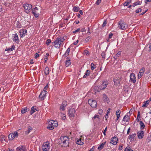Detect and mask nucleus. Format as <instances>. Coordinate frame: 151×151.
I'll use <instances>...</instances> for the list:
<instances>
[{
    "instance_id": "1",
    "label": "nucleus",
    "mask_w": 151,
    "mask_h": 151,
    "mask_svg": "<svg viewBox=\"0 0 151 151\" xmlns=\"http://www.w3.org/2000/svg\"><path fill=\"white\" fill-rule=\"evenodd\" d=\"M69 138L68 137H62L59 139V141L60 144L64 147H66L68 146Z\"/></svg>"
},
{
    "instance_id": "2",
    "label": "nucleus",
    "mask_w": 151,
    "mask_h": 151,
    "mask_svg": "<svg viewBox=\"0 0 151 151\" xmlns=\"http://www.w3.org/2000/svg\"><path fill=\"white\" fill-rule=\"evenodd\" d=\"M65 39L64 37L63 38L60 37V38H57L55 41L54 42V45L55 47L57 48H59L62 43L65 40Z\"/></svg>"
},
{
    "instance_id": "3",
    "label": "nucleus",
    "mask_w": 151,
    "mask_h": 151,
    "mask_svg": "<svg viewBox=\"0 0 151 151\" xmlns=\"http://www.w3.org/2000/svg\"><path fill=\"white\" fill-rule=\"evenodd\" d=\"M127 25L124 22V21H120L119 22V26L118 27V28L119 29L125 30L127 28Z\"/></svg>"
},
{
    "instance_id": "4",
    "label": "nucleus",
    "mask_w": 151,
    "mask_h": 151,
    "mask_svg": "<svg viewBox=\"0 0 151 151\" xmlns=\"http://www.w3.org/2000/svg\"><path fill=\"white\" fill-rule=\"evenodd\" d=\"M88 102L89 104L93 108H95L97 106V102L95 100L92 99H89Z\"/></svg>"
},
{
    "instance_id": "5",
    "label": "nucleus",
    "mask_w": 151,
    "mask_h": 151,
    "mask_svg": "<svg viewBox=\"0 0 151 151\" xmlns=\"http://www.w3.org/2000/svg\"><path fill=\"white\" fill-rule=\"evenodd\" d=\"M49 144V143L48 142L44 143L42 147L43 150L44 151H47L50 148Z\"/></svg>"
},
{
    "instance_id": "6",
    "label": "nucleus",
    "mask_w": 151,
    "mask_h": 151,
    "mask_svg": "<svg viewBox=\"0 0 151 151\" xmlns=\"http://www.w3.org/2000/svg\"><path fill=\"white\" fill-rule=\"evenodd\" d=\"M18 136L17 132V131L14 132V133L10 134L8 136V138L9 140H12L15 137H17Z\"/></svg>"
},
{
    "instance_id": "7",
    "label": "nucleus",
    "mask_w": 151,
    "mask_h": 151,
    "mask_svg": "<svg viewBox=\"0 0 151 151\" xmlns=\"http://www.w3.org/2000/svg\"><path fill=\"white\" fill-rule=\"evenodd\" d=\"M76 115V111L73 108H71L68 110V115L70 117H74Z\"/></svg>"
},
{
    "instance_id": "8",
    "label": "nucleus",
    "mask_w": 151,
    "mask_h": 151,
    "mask_svg": "<svg viewBox=\"0 0 151 151\" xmlns=\"http://www.w3.org/2000/svg\"><path fill=\"white\" fill-rule=\"evenodd\" d=\"M47 93V91L45 90H43L42 91L39 95V99L41 100H43L45 98L46 94Z\"/></svg>"
},
{
    "instance_id": "9",
    "label": "nucleus",
    "mask_w": 151,
    "mask_h": 151,
    "mask_svg": "<svg viewBox=\"0 0 151 151\" xmlns=\"http://www.w3.org/2000/svg\"><path fill=\"white\" fill-rule=\"evenodd\" d=\"M23 7L25 9L26 12L28 13L29 12V10L32 8V6L31 4H23Z\"/></svg>"
},
{
    "instance_id": "10",
    "label": "nucleus",
    "mask_w": 151,
    "mask_h": 151,
    "mask_svg": "<svg viewBox=\"0 0 151 151\" xmlns=\"http://www.w3.org/2000/svg\"><path fill=\"white\" fill-rule=\"evenodd\" d=\"M67 104V103L65 101H63L61 105L60 106V110L61 111H63L65 110V107Z\"/></svg>"
},
{
    "instance_id": "11",
    "label": "nucleus",
    "mask_w": 151,
    "mask_h": 151,
    "mask_svg": "<svg viewBox=\"0 0 151 151\" xmlns=\"http://www.w3.org/2000/svg\"><path fill=\"white\" fill-rule=\"evenodd\" d=\"M137 137L139 139H141L143 138L144 136V132L141 130L138 131L137 133Z\"/></svg>"
},
{
    "instance_id": "12",
    "label": "nucleus",
    "mask_w": 151,
    "mask_h": 151,
    "mask_svg": "<svg viewBox=\"0 0 151 151\" xmlns=\"http://www.w3.org/2000/svg\"><path fill=\"white\" fill-rule=\"evenodd\" d=\"M130 77L131 82H133L134 83H135L136 80L135 75L133 73H131L130 76Z\"/></svg>"
},
{
    "instance_id": "13",
    "label": "nucleus",
    "mask_w": 151,
    "mask_h": 151,
    "mask_svg": "<svg viewBox=\"0 0 151 151\" xmlns=\"http://www.w3.org/2000/svg\"><path fill=\"white\" fill-rule=\"evenodd\" d=\"M117 138L116 137H114L111 138L110 142L112 144L115 145L117 143Z\"/></svg>"
},
{
    "instance_id": "14",
    "label": "nucleus",
    "mask_w": 151,
    "mask_h": 151,
    "mask_svg": "<svg viewBox=\"0 0 151 151\" xmlns=\"http://www.w3.org/2000/svg\"><path fill=\"white\" fill-rule=\"evenodd\" d=\"M48 124L51 125L53 127H56L58 126L57 122L56 121L51 120L48 122Z\"/></svg>"
},
{
    "instance_id": "15",
    "label": "nucleus",
    "mask_w": 151,
    "mask_h": 151,
    "mask_svg": "<svg viewBox=\"0 0 151 151\" xmlns=\"http://www.w3.org/2000/svg\"><path fill=\"white\" fill-rule=\"evenodd\" d=\"M102 99L104 102L109 103V98L105 94L103 95Z\"/></svg>"
},
{
    "instance_id": "16",
    "label": "nucleus",
    "mask_w": 151,
    "mask_h": 151,
    "mask_svg": "<svg viewBox=\"0 0 151 151\" xmlns=\"http://www.w3.org/2000/svg\"><path fill=\"white\" fill-rule=\"evenodd\" d=\"M99 116L98 115H95L93 118L92 120L95 123L98 122L99 121Z\"/></svg>"
},
{
    "instance_id": "17",
    "label": "nucleus",
    "mask_w": 151,
    "mask_h": 151,
    "mask_svg": "<svg viewBox=\"0 0 151 151\" xmlns=\"http://www.w3.org/2000/svg\"><path fill=\"white\" fill-rule=\"evenodd\" d=\"M16 151H25V148L23 146H21L17 147L16 149Z\"/></svg>"
},
{
    "instance_id": "18",
    "label": "nucleus",
    "mask_w": 151,
    "mask_h": 151,
    "mask_svg": "<svg viewBox=\"0 0 151 151\" xmlns=\"http://www.w3.org/2000/svg\"><path fill=\"white\" fill-rule=\"evenodd\" d=\"M70 61V59L68 57L67 58V60L65 61V65L66 67H68L70 65L71 63Z\"/></svg>"
},
{
    "instance_id": "19",
    "label": "nucleus",
    "mask_w": 151,
    "mask_h": 151,
    "mask_svg": "<svg viewBox=\"0 0 151 151\" xmlns=\"http://www.w3.org/2000/svg\"><path fill=\"white\" fill-rule=\"evenodd\" d=\"M129 120V117L127 114L126 115L124 116L122 121L126 122H128Z\"/></svg>"
},
{
    "instance_id": "20",
    "label": "nucleus",
    "mask_w": 151,
    "mask_h": 151,
    "mask_svg": "<svg viewBox=\"0 0 151 151\" xmlns=\"http://www.w3.org/2000/svg\"><path fill=\"white\" fill-rule=\"evenodd\" d=\"M27 31L26 29H23L21 30L20 32V36L21 37H22L23 35H24L26 33H27Z\"/></svg>"
},
{
    "instance_id": "21",
    "label": "nucleus",
    "mask_w": 151,
    "mask_h": 151,
    "mask_svg": "<svg viewBox=\"0 0 151 151\" xmlns=\"http://www.w3.org/2000/svg\"><path fill=\"white\" fill-rule=\"evenodd\" d=\"M136 135V134L135 133L131 135H130L128 138L130 139V140H134V137Z\"/></svg>"
},
{
    "instance_id": "22",
    "label": "nucleus",
    "mask_w": 151,
    "mask_h": 151,
    "mask_svg": "<svg viewBox=\"0 0 151 151\" xmlns=\"http://www.w3.org/2000/svg\"><path fill=\"white\" fill-rule=\"evenodd\" d=\"M98 91L99 92L101 90L104 89L106 88V86H98Z\"/></svg>"
},
{
    "instance_id": "23",
    "label": "nucleus",
    "mask_w": 151,
    "mask_h": 151,
    "mask_svg": "<svg viewBox=\"0 0 151 151\" xmlns=\"http://www.w3.org/2000/svg\"><path fill=\"white\" fill-rule=\"evenodd\" d=\"M70 51V48L69 47L68 48L65 54L63 55V56L65 57L68 56L69 54Z\"/></svg>"
},
{
    "instance_id": "24",
    "label": "nucleus",
    "mask_w": 151,
    "mask_h": 151,
    "mask_svg": "<svg viewBox=\"0 0 151 151\" xmlns=\"http://www.w3.org/2000/svg\"><path fill=\"white\" fill-rule=\"evenodd\" d=\"M121 113V111L119 109L117 110L116 112V114L117 116L116 120H117L120 117V115Z\"/></svg>"
},
{
    "instance_id": "25",
    "label": "nucleus",
    "mask_w": 151,
    "mask_h": 151,
    "mask_svg": "<svg viewBox=\"0 0 151 151\" xmlns=\"http://www.w3.org/2000/svg\"><path fill=\"white\" fill-rule=\"evenodd\" d=\"M44 73L46 75H47L49 74V69L48 67H46L45 68Z\"/></svg>"
},
{
    "instance_id": "26",
    "label": "nucleus",
    "mask_w": 151,
    "mask_h": 151,
    "mask_svg": "<svg viewBox=\"0 0 151 151\" xmlns=\"http://www.w3.org/2000/svg\"><path fill=\"white\" fill-rule=\"evenodd\" d=\"M139 125H140V128L142 130L145 127V125L143 122L141 121L139 122Z\"/></svg>"
},
{
    "instance_id": "27",
    "label": "nucleus",
    "mask_w": 151,
    "mask_h": 151,
    "mask_svg": "<svg viewBox=\"0 0 151 151\" xmlns=\"http://www.w3.org/2000/svg\"><path fill=\"white\" fill-rule=\"evenodd\" d=\"M27 128L28 129L27 131L25 132V134H28L32 129V128L30 126H28Z\"/></svg>"
},
{
    "instance_id": "28",
    "label": "nucleus",
    "mask_w": 151,
    "mask_h": 151,
    "mask_svg": "<svg viewBox=\"0 0 151 151\" xmlns=\"http://www.w3.org/2000/svg\"><path fill=\"white\" fill-rule=\"evenodd\" d=\"M120 79H114V84L116 85H118L120 83Z\"/></svg>"
},
{
    "instance_id": "29",
    "label": "nucleus",
    "mask_w": 151,
    "mask_h": 151,
    "mask_svg": "<svg viewBox=\"0 0 151 151\" xmlns=\"http://www.w3.org/2000/svg\"><path fill=\"white\" fill-rule=\"evenodd\" d=\"M149 102L150 101L149 100H147L146 101L144 102V104L142 106V107H147Z\"/></svg>"
},
{
    "instance_id": "30",
    "label": "nucleus",
    "mask_w": 151,
    "mask_h": 151,
    "mask_svg": "<svg viewBox=\"0 0 151 151\" xmlns=\"http://www.w3.org/2000/svg\"><path fill=\"white\" fill-rule=\"evenodd\" d=\"M76 143L79 145H81L83 144V143L81 141V139H78L76 142Z\"/></svg>"
},
{
    "instance_id": "31",
    "label": "nucleus",
    "mask_w": 151,
    "mask_h": 151,
    "mask_svg": "<svg viewBox=\"0 0 151 151\" xmlns=\"http://www.w3.org/2000/svg\"><path fill=\"white\" fill-rule=\"evenodd\" d=\"M37 111L35 108H34V107L33 106L31 108V111H30V114L31 115L33 113L36 112Z\"/></svg>"
},
{
    "instance_id": "32",
    "label": "nucleus",
    "mask_w": 151,
    "mask_h": 151,
    "mask_svg": "<svg viewBox=\"0 0 151 151\" xmlns=\"http://www.w3.org/2000/svg\"><path fill=\"white\" fill-rule=\"evenodd\" d=\"M141 3L142 1H138L137 2L134 3L132 6L133 7H134L137 5L141 4Z\"/></svg>"
},
{
    "instance_id": "33",
    "label": "nucleus",
    "mask_w": 151,
    "mask_h": 151,
    "mask_svg": "<svg viewBox=\"0 0 151 151\" xmlns=\"http://www.w3.org/2000/svg\"><path fill=\"white\" fill-rule=\"evenodd\" d=\"M90 71L89 70H87L86 72L85 73V75L83 76V78H86L87 76H88L89 75V73Z\"/></svg>"
},
{
    "instance_id": "34",
    "label": "nucleus",
    "mask_w": 151,
    "mask_h": 151,
    "mask_svg": "<svg viewBox=\"0 0 151 151\" xmlns=\"http://www.w3.org/2000/svg\"><path fill=\"white\" fill-rule=\"evenodd\" d=\"M104 144L105 143H102L98 147V149L99 150H101L103 148Z\"/></svg>"
},
{
    "instance_id": "35",
    "label": "nucleus",
    "mask_w": 151,
    "mask_h": 151,
    "mask_svg": "<svg viewBox=\"0 0 151 151\" xmlns=\"http://www.w3.org/2000/svg\"><path fill=\"white\" fill-rule=\"evenodd\" d=\"M27 110L28 109L26 107L24 108H23L22 109L21 113L22 114H24L27 111Z\"/></svg>"
},
{
    "instance_id": "36",
    "label": "nucleus",
    "mask_w": 151,
    "mask_h": 151,
    "mask_svg": "<svg viewBox=\"0 0 151 151\" xmlns=\"http://www.w3.org/2000/svg\"><path fill=\"white\" fill-rule=\"evenodd\" d=\"M131 0H127L126 2H125L124 3V6H127L130 3H131Z\"/></svg>"
},
{
    "instance_id": "37",
    "label": "nucleus",
    "mask_w": 151,
    "mask_h": 151,
    "mask_svg": "<svg viewBox=\"0 0 151 151\" xmlns=\"http://www.w3.org/2000/svg\"><path fill=\"white\" fill-rule=\"evenodd\" d=\"M80 9L77 6H75L74 7L73 9L74 11L75 12H78L79 9Z\"/></svg>"
},
{
    "instance_id": "38",
    "label": "nucleus",
    "mask_w": 151,
    "mask_h": 151,
    "mask_svg": "<svg viewBox=\"0 0 151 151\" xmlns=\"http://www.w3.org/2000/svg\"><path fill=\"white\" fill-rule=\"evenodd\" d=\"M96 68V66L93 63H92L91 64V68L92 70H93Z\"/></svg>"
},
{
    "instance_id": "39",
    "label": "nucleus",
    "mask_w": 151,
    "mask_h": 151,
    "mask_svg": "<svg viewBox=\"0 0 151 151\" xmlns=\"http://www.w3.org/2000/svg\"><path fill=\"white\" fill-rule=\"evenodd\" d=\"M47 128L50 130H52L54 129V127L52 125L50 124H48V125L47 127Z\"/></svg>"
},
{
    "instance_id": "40",
    "label": "nucleus",
    "mask_w": 151,
    "mask_h": 151,
    "mask_svg": "<svg viewBox=\"0 0 151 151\" xmlns=\"http://www.w3.org/2000/svg\"><path fill=\"white\" fill-rule=\"evenodd\" d=\"M5 137L4 135H1L0 136V140L2 142L4 140H5Z\"/></svg>"
},
{
    "instance_id": "41",
    "label": "nucleus",
    "mask_w": 151,
    "mask_h": 151,
    "mask_svg": "<svg viewBox=\"0 0 151 151\" xmlns=\"http://www.w3.org/2000/svg\"><path fill=\"white\" fill-rule=\"evenodd\" d=\"M32 12L35 17H38V14L35 11H34V9H32Z\"/></svg>"
},
{
    "instance_id": "42",
    "label": "nucleus",
    "mask_w": 151,
    "mask_h": 151,
    "mask_svg": "<svg viewBox=\"0 0 151 151\" xmlns=\"http://www.w3.org/2000/svg\"><path fill=\"white\" fill-rule=\"evenodd\" d=\"M13 39L15 41H17L18 40V36L16 34L15 35Z\"/></svg>"
},
{
    "instance_id": "43",
    "label": "nucleus",
    "mask_w": 151,
    "mask_h": 151,
    "mask_svg": "<svg viewBox=\"0 0 151 151\" xmlns=\"http://www.w3.org/2000/svg\"><path fill=\"white\" fill-rule=\"evenodd\" d=\"M124 151H133V150L131 149H130L129 147H127L125 149Z\"/></svg>"
},
{
    "instance_id": "44",
    "label": "nucleus",
    "mask_w": 151,
    "mask_h": 151,
    "mask_svg": "<svg viewBox=\"0 0 151 151\" xmlns=\"http://www.w3.org/2000/svg\"><path fill=\"white\" fill-rule=\"evenodd\" d=\"M145 71V68H142L140 70L139 72L143 74Z\"/></svg>"
},
{
    "instance_id": "45",
    "label": "nucleus",
    "mask_w": 151,
    "mask_h": 151,
    "mask_svg": "<svg viewBox=\"0 0 151 151\" xmlns=\"http://www.w3.org/2000/svg\"><path fill=\"white\" fill-rule=\"evenodd\" d=\"M143 74H142L141 73L139 72L138 75V78H139V79L143 75Z\"/></svg>"
},
{
    "instance_id": "46",
    "label": "nucleus",
    "mask_w": 151,
    "mask_h": 151,
    "mask_svg": "<svg viewBox=\"0 0 151 151\" xmlns=\"http://www.w3.org/2000/svg\"><path fill=\"white\" fill-rule=\"evenodd\" d=\"M51 40L50 39H47L46 41V44L47 45H48L51 42Z\"/></svg>"
},
{
    "instance_id": "47",
    "label": "nucleus",
    "mask_w": 151,
    "mask_h": 151,
    "mask_svg": "<svg viewBox=\"0 0 151 151\" xmlns=\"http://www.w3.org/2000/svg\"><path fill=\"white\" fill-rule=\"evenodd\" d=\"M141 11L142 9L141 8H139L135 11V12L137 13H138L141 12Z\"/></svg>"
},
{
    "instance_id": "48",
    "label": "nucleus",
    "mask_w": 151,
    "mask_h": 151,
    "mask_svg": "<svg viewBox=\"0 0 151 151\" xmlns=\"http://www.w3.org/2000/svg\"><path fill=\"white\" fill-rule=\"evenodd\" d=\"M103 112V110L101 109H100L99 110V111L98 112V113L100 115H101L102 114Z\"/></svg>"
},
{
    "instance_id": "49",
    "label": "nucleus",
    "mask_w": 151,
    "mask_h": 151,
    "mask_svg": "<svg viewBox=\"0 0 151 151\" xmlns=\"http://www.w3.org/2000/svg\"><path fill=\"white\" fill-rule=\"evenodd\" d=\"M106 24V20H104V22L102 24V27H105Z\"/></svg>"
},
{
    "instance_id": "50",
    "label": "nucleus",
    "mask_w": 151,
    "mask_h": 151,
    "mask_svg": "<svg viewBox=\"0 0 151 151\" xmlns=\"http://www.w3.org/2000/svg\"><path fill=\"white\" fill-rule=\"evenodd\" d=\"M90 38L89 37H87L85 40V42H88L89 41Z\"/></svg>"
},
{
    "instance_id": "51",
    "label": "nucleus",
    "mask_w": 151,
    "mask_h": 151,
    "mask_svg": "<svg viewBox=\"0 0 151 151\" xmlns=\"http://www.w3.org/2000/svg\"><path fill=\"white\" fill-rule=\"evenodd\" d=\"M98 87H99V86H95L94 87V90L97 91H98Z\"/></svg>"
},
{
    "instance_id": "52",
    "label": "nucleus",
    "mask_w": 151,
    "mask_h": 151,
    "mask_svg": "<svg viewBox=\"0 0 151 151\" xmlns=\"http://www.w3.org/2000/svg\"><path fill=\"white\" fill-rule=\"evenodd\" d=\"M121 52L120 51H119L117 53L116 55V56L119 57L121 55Z\"/></svg>"
},
{
    "instance_id": "53",
    "label": "nucleus",
    "mask_w": 151,
    "mask_h": 151,
    "mask_svg": "<svg viewBox=\"0 0 151 151\" xmlns=\"http://www.w3.org/2000/svg\"><path fill=\"white\" fill-rule=\"evenodd\" d=\"M101 0H97L96 1V4L97 5H99V4H100V3L101 2Z\"/></svg>"
},
{
    "instance_id": "54",
    "label": "nucleus",
    "mask_w": 151,
    "mask_h": 151,
    "mask_svg": "<svg viewBox=\"0 0 151 151\" xmlns=\"http://www.w3.org/2000/svg\"><path fill=\"white\" fill-rule=\"evenodd\" d=\"M80 30V28H78L75 31H73V33H76L78 32Z\"/></svg>"
},
{
    "instance_id": "55",
    "label": "nucleus",
    "mask_w": 151,
    "mask_h": 151,
    "mask_svg": "<svg viewBox=\"0 0 151 151\" xmlns=\"http://www.w3.org/2000/svg\"><path fill=\"white\" fill-rule=\"evenodd\" d=\"M101 56L104 59L105 58V54L104 52H102L101 54Z\"/></svg>"
},
{
    "instance_id": "56",
    "label": "nucleus",
    "mask_w": 151,
    "mask_h": 151,
    "mask_svg": "<svg viewBox=\"0 0 151 151\" xmlns=\"http://www.w3.org/2000/svg\"><path fill=\"white\" fill-rule=\"evenodd\" d=\"M84 53L85 54H86L87 55H89V52L87 50H85L84 51Z\"/></svg>"
},
{
    "instance_id": "57",
    "label": "nucleus",
    "mask_w": 151,
    "mask_h": 151,
    "mask_svg": "<svg viewBox=\"0 0 151 151\" xmlns=\"http://www.w3.org/2000/svg\"><path fill=\"white\" fill-rule=\"evenodd\" d=\"M35 58H37L39 56V54H38V53H36L35 54Z\"/></svg>"
},
{
    "instance_id": "58",
    "label": "nucleus",
    "mask_w": 151,
    "mask_h": 151,
    "mask_svg": "<svg viewBox=\"0 0 151 151\" xmlns=\"http://www.w3.org/2000/svg\"><path fill=\"white\" fill-rule=\"evenodd\" d=\"M106 130H107V127H106V128H105V130H104V131L103 132V134L104 135H106Z\"/></svg>"
},
{
    "instance_id": "59",
    "label": "nucleus",
    "mask_w": 151,
    "mask_h": 151,
    "mask_svg": "<svg viewBox=\"0 0 151 151\" xmlns=\"http://www.w3.org/2000/svg\"><path fill=\"white\" fill-rule=\"evenodd\" d=\"M113 35V34L112 33H110L109 35V38L110 39L112 37Z\"/></svg>"
},
{
    "instance_id": "60",
    "label": "nucleus",
    "mask_w": 151,
    "mask_h": 151,
    "mask_svg": "<svg viewBox=\"0 0 151 151\" xmlns=\"http://www.w3.org/2000/svg\"><path fill=\"white\" fill-rule=\"evenodd\" d=\"M48 86H46L44 88V90L46 91L48 87Z\"/></svg>"
},
{
    "instance_id": "61",
    "label": "nucleus",
    "mask_w": 151,
    "mask_h": 151,
    "mask_svg": "<svg viewBox=\"0 0 151 151\" xmlns=\"http://www.w3.org/2000/svg\"><path fill=\"white\" fill-rule=\"evenodd\" d=\"M103 84H104V85H107L108 83H107V82L106 81H104L103 82Z\"/></svg>"
},
{
    "instance_id": "62",
    "label": "nucleus",
    "mask_w": 151,
    "mask_h": 151,
    "mask_svg": "<svg viewBox=\"0 0 151 151\" xmlns=\"http://www.w3.org/2000/svg\"><path fill=\"white\" fill-rule=\"evenodd\" d=\"M137 116L138 117H140V112L139 111H138V112Z\"/></svg>"
},
{
    "instance_id": "63",
    "label": "nucleus",
    "mask_w": 151,
    "mask_h": 151,
    "mask_svg": "<svg viewBox=\"0 0 151 151\" xmlns=\"http://www.w3.org/2000/svg\"><path fill=\"white\" fill-rule=\"evenodd\" d=\"M131 130L130 127L128 129L127 131V134H128L129 133L130 130Z\"/></svg>"
},
{
    "instance_id": "64",
    "label": "nucleus",
    "mask_w": 151,
    "mask_h": 151,
    "mask_svg": "<svg viewBox=\"0 0 151 151\" xmlns=\"http://www.w3.org/2000/svg\"><path fill=\"white\" fill-rule=\"evenodd\" d=\"M7 151H14V150L13 149L10 148H8L7 150Z\"/></svg>"
}]
</instances>
